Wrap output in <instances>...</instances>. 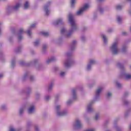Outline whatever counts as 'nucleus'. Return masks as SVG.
<instances>
[{
    "instance_id": "43",
    "label": "nucleus",
    "mask_w": 131,
    "mask_h": 131,
    "mask_svg": "<svg viewBox=\"0 0 131 131\" xmlns=\"http://www.w3.org/2000/svg\"><path fill=\"white\" fill-rule=\"evenodd\" d=\"M46 50H47V46L46 45H44L42 47V51L46 52Z\"/></svg>"
},
{
    "instance_id": "29",
    "label": "nucleus",
    "mask_w": 131,
    "mask_h": 131,
    "mask_svg": "<svg viewBox=\"0 0 131 131\" xmlns=\"http://www.w3.org/2000/svg\"><path fill=\"white\" fill-rule=\"evenodd\" d=\"M24 109H25V107H21L19 109V114H20V115H22V114H23V113H24Z\"/></svg>"
},
{
    "instance_id": "42",
    "label": "nucleus",
    "mask_w": 131,
    "mask_h": 131,
    "mask_svg": "<svg viewBox=\"0 0 131 131\" xmlns=\"http://www.w3.org/2000/svg\"><path fill=\"white\" fill-rule=\"evenodd\" d=\"M129 114V111H128V112L125 113V114H124V117L126 118L128 116Z\"/></svg>"
},
{
    "instance_id": "37",
    "label": "nucleus",
    "mask_w": 131,
    "mask_h": 131,
    "mask_svg": "<svg viewBox=\"0 0 131 131\" xmlns=\"http://www.w3.org/2000/svg\"><path fill=\"white\" fill-rule=\"evenodd\" d=\"M37 62H38V59H34L32 62H30V64H36Z\"/></svg>"
},
{
    "instance_id": "28",
    "label": "nucleus",
    "mask_w": 131,
    "mask_h": 131,
    "mask_svg": "<svg viewBox=\"0 0 131 131\" xmlns=\"http://www.w3.org/2000/svg\"><path fill=\"white\" fill-rule=\"evenodd\" d=\"M7 105L3 104L1 107V110L5 111V110H7Z\"/></svg>"
},
{
    "instance_id": "26",
    "label": "nucleus",
    "mask_w": 131,
    "mask_h": 131,
    "mask_svg": "<svg viewBox=\"0 0 131 131\" xmlns=\"http://www.w3.org/2000/svg\"><path fill=\"white\" fill-rule=\"evenodd\" d=\"M117 20L118 21V23L119 24H120L121 23V21H122V18L120 16H117Z\"/></svg>"
},
{
    "instance_id": "47",
    "label": "nucleus",
    "mask_w": 131,
    "mask_h": 131,
    "mask_svg": "<svg viewBox=\"0 0 131 131\" xmlns=\"http://www.w3.org/2000/svg\"><path fill=\"white\" fill-rule=\"evenodd\" d=\"M123 103L125 104V105H127V104H128L129 102L127 100H125L123 101Z\"/></svg>"
},
{
    "instance_id": "60",
    "label": "nucleus",
    "mask_w": 131,
    "mask_h": 131,
    "mask_svg": "<svg viewBox=\"0 0 131 131\" xmlns=\"http://www.w3.org/2000/svg\"><path fill=\"white\" fill-rule=\"evenodd\" d=\"M97 1L99 2H103V1H104V0H97Z\"/></svg>"
},
{
    "instance_id": "59",
    "label": "nucleus",
    "mask_w": 131,
    "mask_h": 131,
    "mask_svg": "<svg viewBox=\"0 0 131 131\" xmlns=\"http://www.w3.org/2000/svg\"><path fill=\"white\" fill-rule=\"evenodd\" d=\"M129 130H131V124L130 125V126L129 127Z\"/></svg>"
},
{
    "instance_id": "54",
    "label": "nucleus",
    "mask_w": 131,
    "mask_h": 131,
    "mask_svg": "<svg viewBox=\"0 0 131 131\" xmlns=\"http://www.w3.org/2000/svg\"><path fill=\"white\" fill-rule=\"evenodd\" d=\"M45 99H46V101H49V100H50V96H46Z\"/></svg>"
},
{
    "instance_id": "41",
    "label": "nucleus",
    "mask_w": 131,
    "mask_h": 131,
    "mask_svg": "<svg viewBox=\"0 0 131 131\" xmlns=\"http://www.w3.org/2000/svg\"><path fill=\"white\" fill-rule=\"evenodd\" d=\"M30 79L31 81H33L34 80V79H35V78H34V76H30Z\"/></svg>"
},
{
    "instance_id": "15",
    "label": "nucleus",
    "mask_w": 131,
    "mask_h": 131,
    "mask_svg": "<svg viewBox=\"0 0 131 131\" xmlns=\"http://www.w3.org/2000/svg\"><path fill=\"white\" fill-rule=\"evenodd\" d=\"M102 91H103V87H100L97 90L96 94H95L96 99H98L99 97H100V95H101V93H102Z\"/></svg>"
},
{
    "instance_id": "13",
    "label": "nucleus",
    "mask_w": 131,
    "mask_h": 131,
    "mask_svg": "<svg viewBox=\"0 0 131 131\" xmlns=\"http://www.w3.org/2000/svg\"><path fill=\"white\" fill-rule=\"evenodd\" d=\"M24 33H25V32L24 31V30L23 29H20L19 32L17 34L18 40H21V39H23V35Z\"/></svg>"
},
{
    "instance_id": "33",
    "label": "nucleus",
    "mask_w": 131,
    "mask_h": 131,
    "mask_svg": "<svg viewBox=\"0 0 131 131\" xmlns=\"http://www.w3.org/2000/svg\"><path fill=\"white\" fill-rule=\"evenodd\" d=\"M39 40H37L36 41L34 42L35 47H38L39 46Z\"/></svg>"
},
{
    "instance_id": "53",
    "label": "nucleus",
    "mask_w": 131,
    "mask_h": 131,
    "mask_svg": "<svg viewBox=\"0 0 131 131\" xmlns=\"http://www.w3.org/2000/svg\"><path fill=\"white\" fill-rule=\"evenodd\" d=\"M116 129L117 131H121V129L119 127H116Z\"/></svg>"
},
{
    "instance_id": "51",
    "label": "nucleus",
    "mask_w": 131,
    "mask_h": 131,
    "mask_svg": "<svg viewBox=\"0 0 131 131\" xmlns=\"http://www.w3.org/2000/svg\"><path fill=\"white\" fill-rule=\"evenodd\" d=\"M66 57H68V58H69V57H70V56H71V54H70L69 53H67L66 54Z\"/></svg>"
},
{
    "instance_id": "2",
    "label": "nucleus",
    "mask_w": 131,
    "mask_h": 131,
    "mask_svg": "<svg viewBox=\"0 0 131 131\" xmlns=\"http://www.w3.org/2000/svg\"><path fill=\"white\" fill-rule=\"evenodd\" d=\"M117 66L121 69V72L120 74V77L121 78H124V79H125L126 80H129V79H131V74L127 73L125 71V68L124 67V66L120 62H117Z\"/></svg>"
},
{
    "instance_id": "5",
    "label": "nucleus",
    "mask_w": 131,
    "mask_h": 131,
    "mask_svg": "<svg viewBox=\"0 0 131 131\" xmlns=\"http://www.w3.org/2000/svg\"><path fill=\"white\" fill-rule=\"evenodd\" d=\"M90 7L91 6L89 4H84L82 8H81L77 12V15L78 16H80V15H82L85 11H88L89 9H90Z\"/></svg>"
},
{
    "instance_id": "64",
    "label": "nucleus",
    "mask_w": 131,
    "mask_h": 131,
    "mask_svg": "<svg viewBox=\"0 0 131 131\" xmlns=\"http://www.w3.org/2000/svg\"><path fill=\"white\" fill-rule=\"evenodd\" d=\"M106 131H110L109 130H106Z\"/></svg>"
},
{
    "instance_id": "50",
    "label": "nucleus",
    "mask_w": 131,
    "mask_h": 131,
    "mask_svg": "<svg viewBox=\"0 0 131 131\" xmlns=\"http://www.w3.org/2000/svg\"><path fill=\"white\" fill-rule=\"evenodd\" d=\"M81 40H82L83 41H84V40H85V36H82L81 37Z\"/></svg>"
},
{
    "instance_id": "1",
    "label": "nucleus",
    "mask_w": 131,
    "mask_h": 131,
    "mask_svg": "<svg viewBox=\"0 0 131 131\" xmlns=\"http://www.w3.org/2000/svg\"><path fill=\"white\" fill-rule=\"evenodd\" d=\"M68 18L69 22L71 25L70 30L67 31V30H66V28H63L61 30V34L66 35V37L67 38L71 37V35H72L73 32L75 31V30H77V24H76V20H75L73 14L70 13Z\"/></svg>"
},
{
    "instance_id": "61",
    "label": "nucleus",
    "mask_w": 131,
    "mask_h": 131,
    "mask_svg": "<svg viewBox=\"0 0 131 131\" xmlns=\"http://www.w3.org/2000/svg\"><path fill=\"white\" fill-rule=\"evenodd\" d=\"M126 95H128L127 93L124 94V97H126Z\"/></svg>"
},
{
    "instance_id": "11",
    "label": "nucleus",
    "mask_w": 131,
    "mask_h": 131,
    "mask_svg": "<svg viewBox=\"0 0 131 131\" xmlns=\"http://www.w3.org/2000/svg\"><path fill=\"white\" fill-rule=\"evenodd\" d=\"M35 27H36V24L31 25L29 28L27 33L30 37H31V35L32 34V33L31 32V30L33 29V28H35Z\"/></svg>"
},
{
    "instance_id": "36",
    "label": "nucleus",
    "mask_w": 131,
    "mask_h": 131,
    "mask_svg": "<svg viewBox=\"0 0 131 131\" xmlns=\"http://www.w3.org/2000/svg\"><path fill=\"white\" fill-rule=\"evenodd\" d=\"M35 96H36V98L37 99H38V98L40 97V93L39 92H36Z\"/></svg>"
},
{
    "instance_id": "9",
    "label": "nucleus",
    "mask_w": 131,
    "mask_h": 131,
    "mask_svg": "<svg viewBox=\"0 0 131 131\" xmlns=\"http://www.w3.org/2000/svg\"><path fill=\"white\" fill-rule=\"evenodd\" d=\"M73 60L71 58H69L64 61V64L66 68H69V67H70V66H72L73 64Z\"/></svg>"
},
{
    "instance_id": "4",
    "label": "nucleus",
    "mask_w": 131,
    "mask_h": 131,
    "mask_svg": "<svg viewBox=\"0 0 131 131\" xmlns=\"http://www.w3.org/2000/svg\"><path fill=\"white\" fill-rule=\"evenodd\" d=\"M111 52L114 55H117L119 53V49H118V39H116L112 43L110 48Z\"/></svg>"
},
{
    "instance_id": "55",
    "label": "nucleus",
    "mask_w": 131,
    "mask_h": 131,
    "mask_svg": "<svg viewBox=\"0 0 131 131\" xmlns=\"http://www.w3.org/2000/svg\"><path fill=\"white\" fill-rule=\"evenodd\" d=\"M122 34L123 35L125 36V35H126L127 34V33H126V32H123L122 33Z\"/></svg>"
},
{
    "instance_id": "63",
    "label": "nucleus",
    "mask_w": 131,
    "mask_h": 131,
    "mask_svg": "<svg viewBox=\"0 0 131 131\" xmlns=\"http://www.w3.org/2000/svg\"><path fill=\"white\" fill-rule=\"evenodd\" d=\"M130 8H131V3H130Z\"/></svg>"
},
{
    "instance_id": "20",
    "label": "nucleus",
    "mask_w": 131,
    "mask_h": 131,
    "mask_svg": "<svg viewBox=\"0 0 131 131\" xmlns=\"http://www.w3.org/2000/svg\"><path fill=\"white\" fill-rule=\"evenodd\" d=\"M32 91V89L30 87H28L26 88L25 90V93L26 94V95H29L30 93H31V91Z\"/></svg>"
},
{
    "instance_id": "19",
    "label": "nucleus",
    "mask_w": 131,
    "mask_h": 131,
    "mask_svg": "<svg viewBox=\"0 0 131 131\" xmlns=\"http://www.w3.org/2000/svg\"><path fill=\"white\" fill-rule=\"evenodd\" d=\"M77 92V89H73L72 90V96H73V100L76 99L77 96H76V92Z\"/></svg>"
},
{
    "instance_id": "25",
    "label": "nucleus",
    "mask_w": 131,
    "mask_h": 131,
    "mask_svg": "<svg viewBox=\"0 0 131 131\" xmlns=\"http://www.w3.org/2000/svg\"><path fill=\"white\" fill-rule=\"evenodd\" d=\"M29 8V3H28V1H27L25 4H24V9L25 10H27Z\"/></svg>"
},
{
    "instance_id": "10",
    "label": "nucleus",
    "mask_w": 131,
    "mask_h": 131,
    "mask_svg": "<svg viewBox=\"0 0 131 131\" xmlns=\"http://www.w3.org/2000/svg\"><path fill=\"white\" fill-rule=\"evenodd\" d=\"M96 63H97V62L96 60H95V59H90L87 66L86 70L88 71H90V70L92 69V66H93V65H95Z\"/></svg>"
},
{
    "instance_id": "45",
    "label": "nucleus",
    "mask_w": 131,
    "mask_h": 131,
    "mask_svg": "<svg viewBox=\"0 0 131 131\" xmlns=\"http://www.w3.org/2000/svg\"><path fill=\"white\" fill-rule=\"evenodd\" d=\"M107 32H108V33H111L113 32V29H108L107 30Z\"/></svg>"
},
{
    "instance_id": "48",
    "label": "nucleus",
    "mask_w": 131,
    "mask_h": 131,
    "mask_svg": "<svg viewBox=\"0 0 131 131\" xmlns=\"http://www.w3.org/2000/svg\"><path fill=\"white\" fill-rule=\"evenodd\" d=\"M85 131H96V129L91 128V129H88L86 130Z\"/></svg>"
},
{
    "instance_id": "44",
    "label": "nucleus",
    "mask_w": 131,
    "mask_h": 131,
    "mask_svg": "<svg viewBox=\"0 0 131 131\" xmlns=\"http://www.w3.org/2000/svg\"><path fill=\"white\" fill-rule=\"evenodd\" d=\"M71 104H72V100H68L67 102V104L68 105H71Z\"/></svg>"
},
{
    "instance_id": "32",
    "label": "nucleus",
    "mask_w": 131,
    "mask_h": 131,
    "mask_svg": "<svg viewBox=\"0 0 131 131\" xmlns=\"http://www.w3.org/2000/svg\"><path fill=\"white\" fill-rule=\"evenodd\" d=\"M76 1L75 0H71V7L74 8V6L75 5Z\"/></svg>"
},
{
    "instance_id": "62",
    "label": "nucleus",
    "mask_w": 131,
    "mask_h": 131,
    "mask_svg": "<svg viewBox=\"0 0 131 131\" xmlns=\"http://www.w3.org/2000/svg\"><path fill=\"white\" fill-rule=\"evenodd\" d=\"M130 31L131 32V27H130Z\"/></svg>"
},
{
    "instance_id": "31",
    "label": "nucleus",
    "mask_w": 131,
    "mask_h": 131,
    "mask_svg": "<svg viewBox=\"0 0 131 131\" xmlns=\"http://www.w3.org/2000/svg\"><path fill=\"white\" fill-rule=\"evenodd\" d=\"M28 75H29V74L28 73H26V74H25L23 77V80H25V79H26V78L28 77Z\"/></svg>"
},
{
    "instance_id": "16",
    "label": "nucleus",
    "mask_w": 131,
    "mask_h": 131,
    "mask_svg": "<svg viewBox=\"0 0 131 131\" xmlns=\"http://www.w3.org/2000/svg\"><path fill=\"white\" fill-rule=\"evenodd\" d=\"M77 43V40H73L72 42L71 43L70 48L71 51H73L76 47V45Z\"/></svg>"
},
{
    "instance_id": "21",
    "label": "nucleus",
    "mask_w": 131,
    "mask_h": 131,
    "mask_svg": "<svg viewBox=\"0 0 131 131\" xmlns=\"http://www.w3.org/2000/svg\"><path fill=\"white\" fill-rule=\"evenodd\" d=\"M56 57H52L47 60V63L50 64V63H51V62H54V61H56Z\"/></svg>"
},
{
    "instance_id": "49",
    "label": "nucleus",
    "mask_w": 131,
    "mask_h": 131,
    "mask_svg": "<svg viewBox=\"0 0 131 131\" xmlns=\"http://www.w3.org/2000/svg\"><path fill=\"white\" fill-rule=\"evenodd\" d=\"M58 69H59L58 68V67H55L54 68H53V71H55V72L57 71Z\"/></svg>"
},
{
    "instance_id": "17",
    "label": "nucleus",
    "mask_w": 131,
    "mask_h": 131,
    "mask_svg": "<svg viewBox=\"0 0 131 131\" xmlns=\"http://www.w3.org/2000/svg\"><path fill=\"white\" fill-rule=\"evenodd\" d=\"M92 103H90L88 104L87 106V111L89 113H92L94 111V109L93 108V107L92 106Z\"/></svg>"
},
{
    "instance_id": "46",
    "label": "nucleus",
    "mask_w": 131,
    "mask_h": 131,
    "mask_svg": "<svg viewBox=\"0 0 131 131\" xmlns=\"http://www.w3.org/2000/svg\"><path fill=\"white\" fill-rule=\"evenodd\" d=\"M95 120H99V114L96 115L95 117Z\"/></svg>"
},
{
    "instance_id": "6",
    "label": "nucleus",
    "mask_w": 131,
    "mask_h": 131,
    "mask_svg": "<svg viewBox=\"0 0 131 131\" xmlns=\"http://www.w3.org/2000/svg\"><path fill=\"white\" fill-rule=\"evenodd\" d=\"M20 7H21V4L20 3H17L14 6H10L8 7L7 9V14L11 13L12 11H17Z\"/></svg>"
},
{
    "instance_id": "7",
    "label": "nucleus",
    "mask_w": 131,
    "mask_h": 131,
    "mask_svg": "<svg viewBox=\"0 0 131 131\" xmlns=\"http://www.w3.org/2000/svg\"><path fill=\"white\" fill-rule=\"evenodd\" d=\"M73 125L74 128H76L77 129H79V128H81L83 126L82 123H81V121L78 118L76 119Z\"/></svg>"
},
{
    "instance_id": "24",
    "label": "nucleus",
    "mask_w": 131,
    "mask_h": 131,
    "mask_svg": "<svg viewBox=\"0 0 131 131\" xmlns=\"http://www.w3.org/2000/svg\"><path fill=\"white\" fill-rule=\"evenodd\" d=\"M22 51V46H19L15 49V53H20Z\"/></svg>"
},
{
    "instance_id": "22",
    "label": "nucleus",
    "mask_w": 131,
    "mask_h": 131,
    "mask_svg": "<svg viewBox=\"0 0 131 131\" xmlns=\"http://www.w3.org/2000/svg\"><path fill=\"white\" fill-rule=\"evenodd\" d=\"M114 83L117 88H120L121 86H122V84L119 83L117 80L115 81Z\"/></svg>"
},
{
    "instance_id": "58",
    "label": "nucleus",
    "mask_w": 131,
    "mask_h": 131,
    "mask_svg": "<svg viewBox=\"0 0 131 131\" xmlns=\"http://www.w3.org/2000/svg\"><path fill=\"white\" fill-rule=\"evenodd\" d=\"M4 76V75L3 74H1L0 75V78H2V77H3Z\"/></svg>"
},
{
    "instance_id": "18",
    "label": "nucleus",
    "mask_w": 131,
    "mask_h": 131,
    "mask_svg": "<svg viewBox=\"0 0 131 131\" xmlns=\"http://www.w3.org/2000/svg\"><path fill=\"white\" fill-rule=\"evenodd\" d=\"M101 37L103 40L104 45H107V43H108V39L107 38L106 35L105 34H102Z\"/></svg>"
},
{
    "instance_id": "39",
    "label": "nucleus",
    "mask_w": 131,
    "mask_h": 131,
    "mask_svg": "<svg viewBox=\"0 0 131 131\" xmlns=\"http://www.w3.org/2000/svg\"><path fill=\"white\" fill-rule=\"evenodd\" d=\"M34 128L35 131H39V128L37 125L34 126Z\"/></svg>"
},
{
    "instance_id": "40",
    "label": "nucleus",
    "mask_w": 131,
    "mask_h": 131,
    "mask_svg": "<svg viewBox=\"0 0 131 131\" xmlns=\"http://www.w3.org/2000/svg\"><path fill=\"white\" fill-rule=\"evenodd\" d=\"M52 89H53V83H51L49 85V86L48 88V90H49V91H52Z\"/></svg>"
},
{
    "instance_id": "12",
    "label": "nucleus",
    "mask_w": 131,
    "mask_h": 131,
    "mask_svg": "<svg viewBox=\"0 0 131 131\" xmlns=\"http://www.w3.org/2000/svg\"><path fill=\"white\" fill-rule=\"evenodd\" d=\"M61 24H64V20L62 18H57L55 21L53 22V25L57 26V25H60Z\"/></svg>"
},
{
    "instance_id": "8",
    "label": "nucleus",
    "mask_w": 131,
    "mask_h": 131,
    "mask_svg": "<svg viewBox=\"0 0 131 131\" xmlns=\"http://www.w3.org/2000/svg\"><path fill=\"white\" fill-rule=\"evenodd\" d=\"M52 2H48L46 5H45L43 8L44 12H45L46 16H49L50 15V10H49V7L51 5Z\"/></svg>"
},
{
    "instance_id": "30",
    "label": "nucleus",
    "mask_w": 131,
    "mask_h": 131,
    "mask_svg": "<svg viewBox=\"0 0 131 131\" xmlns=\"http://www.w3.org/2000/svg\"><path fill=\"white\" fill-rule=\"evenodd\" d=\"M126 50H127V45H124L123 46L122 49V51L123 53H124V52H125V51H126Z\"/></svg>"
},
{
    "instance_id": "52",
    "label": "nucleus",
    "mask_w": 131,
    "mask_h": 131,
    "mask_svg": "<svg viewBox=\"0 0 131 131\" xmlns=\"http://www.w3.org/2000/svg\"><path fill=\"white\" fill-rule=\"evenodd\" d=\"M94 84H95V83H93V84H89L88 86L89 88H93V86H94Z\"/></svg>"
},
{
    "instance_id": "35",
    "label": "nucleus",
    "mask_w": 131,
    "mask_h": 131,
    "mask_svg": "<svg viewBox=\"0 0 131 131\" xmlns=\"http://www.w3.org/2000/svg\"><path fill=\"white\" fill-rule=\"evenodd\" d=\"M98 11L100 12V13H101L102 14V13H103V8H102L101 6H98Z\"/></svg>"
},
{
    "instance_id": "23",
    "label": "nucleus",
    "mask_w": 131,
    "mask_h": 131,
    "mask_svg": "<svg viewBox=\"0 0 131 131\" xmlns=\"http://www.w3.org/2000/svg\"><path fill=\"white\" fill-rule=\"evenodd\" d=\"M15 61H16V58H14L12 59L11 61V67H12V68H14V67H15Z\"/></svg>"
},
{
    "instance_id": "34",
    "label": "nucleus",
    "mask_w": 131,
    "mask_h": 131,
    "mask_svg": "<svg viewBox=\"0 0 131 131\" xmlns=\"http://www.w3.org/2000/svg\"><path fill=\"white\" fill-rule=\"evenodd\" d=\"M65 74H66V73L64 72H61L60 73H59V76L60 77H64V76H65Z\"/></svg>"
},
{
    "instance_id": "3",
    "label": "nucleus",
    "mask_w": 131,
    "mask_h": 131,
    "mask_svg": "<svg viewBox=\"0 0 131 131\" xmlns=\"http://www.w3.org/2000/svg\"><path fill=\"white\" fill-rule=\"evenodd\" d=\"M61 105H56L55 106V111L56 115L57 116H66L69 113V112L67 110L61 111Z\"/></svg>"
},
{
    "instance_id": "57",
    "label": "nucleus",
    "mask_w": 131,
    "mask_h": 131,
    "mask_svg": "<svg viewBox=\"0 0 131 131\" xmlns=\"http://www.w3.org/2000/svg\"><path fill=\"white\" fill-rule=\"evenodd\" d=\"M111 96V93H107V97H108V98H110V96Z\"/></svg>"
},
{
    "instance_id": "14",
    "label": "nucleus",
    "mask_w": 131,
    "mask_h": 131,
    "mask_svg": "<svg viewBox=\"0 0 131 131\" xmlns=\"http://www.w3.org/2000/svg\"><path fill=\"white\" fill-rule=\"evenodd\" d=\"M35 112V106L31 105L28 109V113L29 114H33Z\"/></svg>"
},
{
    "instance_id": "38",
    "label": "nucleus",
    "mask_w": 131,
    "mask_h": 131,
    "mask_svg": "<svg viewBox=\"0 0 131 131\" xmlns=\"http://www.w3.org/2000/svg\"><path fill=\"white\" fill-rule=\"evenodd\" d=\"M116 9L117 10H121V9H122V6L118 5V6H116Z\"/></svg>"
},
{
    "instance_id": "27",
    "label": "nucleus",
    "mask_w": 131,
    "mask_h": 131,
    "mask_svg": "<svg viewBox=\"0 0 131 131\" xmlns=\"http://www.w3.org/2000/svg\"><path fill=\"white\" fill-rule=\"evenodd\" d=\"M41 34H42V35H43V36H45V37H47L50 35V34L47 32H41Z\"/></svg>"
},
{
    "instance_id": "56",
    "label": "nucleus",
    "mask_w": 131,
    "mask_h": 131,
    "mask_svg": "<svg viewBox=\"0 0 131 131\" xmlns=\"http://www.w3.org/2000/svg\"><path fill=\"white\" fill-rule=\"evenodd\" d=\"M19 64H20V65H24V61H20V62H19Z\"/></svg>"
}]
</instances>
